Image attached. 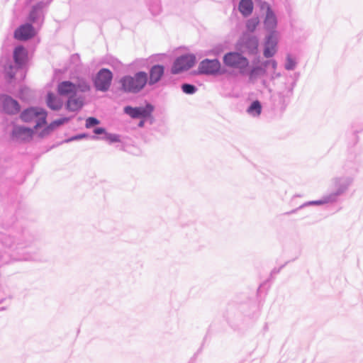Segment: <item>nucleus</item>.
<instances>
[{"instance_id": "nucleus-1", "label": "nucleus", "mask_w": 363, "mask_h": 363, "mask_svg": "<svg viewBox=\"0 0 363 363\" xmlns=\"http://www.w3.org/2000/svg\"><path fill=\"white\" fill-rule=\"evenodd\" d=\"M147 81V74L140 72L135 74L134 77L125 76L123 77L120 83L124 91L137 93L144 88Z\"/></svg>"}, {"instance_id": "nucleus-2", "label": "nucleus", "mask_w": 363, "mask_h": 363, "mask_svg": "<svg viewBox=\"0 0 363 363\" xmlns=\"http://www.w3.org/2000/svg\"><path fill=\"white\" fill-rule=\"evenodd\" d=\"M45 133V120L43 117L40 118L34 127V130L30 128L17 126L13 130V136L17 140H28L33 135H38L40 138H43Z\"/></svg>"}, {"instance_id": "nucleus-3", "label": "nucleus", "mask_w": 363, "mask_h": 363, "mask_svg": "<svg viewBox=\"0 0 363 363\" xmlns=\"http://www.w3.org/2000/svg\"><path fill=\"white\" fill-rule=\"evenodd\" d=\"M90 90V86L83 79H79L76 83L69 81H64L57 86V91L60 95L67 96L77 92H86Z\"/></svg>"}, {"instance_id": "nucleus-4", "label": "nucleus", "mask_w": 363, "mask_h": 363, "mask_svg": "<svg viewBox=\"0 0 363 363\" xmlns=\"http://www.w3.org/2000/svg\"><path fill=\"white\" fill-rule=\"evenodd\" d=\"M223 63L225 66L238 69L241 73H242L248 67L249 61L242 54L236 52H231L224 55Z\"/></svg>"}, {"instance_id": "nucleus-5", "label": "nucleus", "mask_w": 363, "mask_h": 363, "mask_svg": "<svg viewBox=\"0 0 363 363\" xmlns=\"http://www.w3.org/2000/svg\"><path fill=\"white\" fill-rule=\"evenodd\" d=\"M112 77V73L109 69H101L94 81L96 88L100 91H106L111 85Z\"/></svg>"}, {"instance_id": "nucleus-6", "label": "nucleus", "mask_w": 363, "mask_h": 363, "mask_svg": "<svg viewBox=\"0 0 363 363\" xmlns=\"http://www.w3.org/2000/svg\"><path fill=\"white\" fill-rule=\"evenodd\" d=\"M195 63V57L193 55H184L179 57L174 62L172 67V72L173 74H178L183 71H186L194 66Z\"/></svg>"}, {"instance_id": "nucleus-7", "label": "nucleus", "mask_w": 363, "mask_h": 363, "mask_svg": "<svg viewBox=\"0 0 363 363\" xmlns=\"http://www.w3.org/2000/svg\"><path fill=\"white\" fill-rule=\"evenodd\" d=\"M220 69V63L218 60L206 59L201 62L199 70L201 74H216Z\"/></svg>"}, {"instance_id": "nucleus-8", "label": "nucleus", "mask_w": 363, "mask_h": 363, "mask_svg": "<svg viewBox=\"0 0 363 363\" xmlns=\"http://www.w3.org/2000/svg\"><path fill=\"white\" fill-rule=\"evenodd\" d=\"M152 111L153 106L150 104H147L145 107L133 108L131 106H125L124 108V112L133 118L149 117Z\"/></svg>"}, {"instance_id": "nucleus-9", "label": "nucleus", "mask_w": 363, "mask_h": 363, "mask_svg": "<svg viewBox=\"0 0 363 363\" xmlns=\"http://www.w3.org/2000/svg\"><path fill=\"white\" fill-rule=\"evenodd\" d=\"M277 33L274 30L267 37L264 43V56L268 58L274 55L277 52Z\"/></svg>"}, {"instance_id": "nucleus-10", "label": "nucleus", "mask_w": 363, "mask_h": 363, "mask_svg": "<svg viewBox=\"0 0 363 363\" xmlns=\"http://www.w3.org/2000/svg\"><path fill=\"white\" fill-rule=\"evenodd\" d=\"M0 106H1L5 112L11 114L18 113L20 110L18 102L6 95L0 96Z\"/></svg>"}, {"instance_id": "nucleus-11", "label": "nucleus", "mask_w": 363, "mask_h": 363, "mask_svg": "<svg viewBox=\"0 0 363 363\" xmlns=\"http://www.w3.org/2000/svg\"><path fill=\"white\" fill-rule=\"evenodd\" d=\"M35 34V32L33 26L30 24H25L15 30L14 38L19 40H26L33 37Z\"/></svg>"}, {"instance_id": "nucleus-12", "label": "nucleus", "mask_w": 363, "mask_h": 363, "mask_svg": "<svg viewBox=\"0 0 363 363\" xmlns=\"http://www.w3.org/2000/svg\"><path fill=\"white\" fill-rule=\"evenodd\" d=\"M21 117L22 120L26 122L35 121H36V123L38 121H40V118L42 117H43L45 119V117L43 116V112L39 111L38 109L35 108H30L26 109L21 113Z\"/></svg>"}, {"instance_id": "nucleus-13", "label": "nucleus", "mask_w": 363, "mask_h": 363, "mask_svg": "<svg viewBox=\"0 0 363 363\" xmlns=\"http://www.w3.org/2000/svg\"><path fill=\"white\" fill-rule=\"evenodd\" d=\"M13 58L18 67L23 66L28 61V54L22 46L17 47L13 52Z\"/></svg>"}, {"instance_id": "nucleus-14", "label": "nucleus", "mask_w": 363, "mask_h": 363, "mask_svg": "<svg viewBox=\"0 0 363 363\" xmlns=\"http://www.w3.org/2000/svg\"><path fill=\"white\" fill-rule=\"evenodd\" d=\"M164 74V67L162 65L153 66L150 72V84H154L160 81Z\"/></svg>"}, {"instance_id": "nucleus-15", "label": "nucleus", "mask_w": 363, "mask_h": 363, "mask_svg": "<svg viewBox=\"0 0 363 363\" xmlns=\"http://www.w3.org/2000/svg\"><path fill=\"white\" fill-rule=\"evenodd\" d=\"M253 2L252 0H240L238 9L244 16H250L253 11Z\"/></svg>"}, {"instance_id": "nucleus-16", "label": "nucleus", "mask_w": 363, "mask_h": 363, "mask_svg": "<svg viewBox=\"0 0 363 363\" xmlns=\"http://www.w3.org/2000/svg\"><path fill=\"white\" fill-rule=\"evenodd\" d=\"M84 102L81 97H70L67 103V108L69 111H78L83 106Z\"/></svg>"}, {"instance_id": "nucleus-17", "label": "nucleus", "mask_w": 363, "mask_h": 363, "mask_svg": "<svg viewBox=\"0 0 363 363\" xmlns=\"http://www.w3.org/2000/svg\"><path fill=\"white\" fill-rule=\"evenodd\" d=\"M264 27L266 29L274 31V29L276 28L277 22V18L274 13L272 12H269L266 14V18L264 21Z\"/></svg>"}, {"instance_id": "nucleus-18", "label": "nucleus", "mask_w": 363, "mask_h": 363, "mask_svg": "<svg viewBox=\"0 0 363 363\" xmlns=\"http://www.w3.org/2000/svg\"><path fill=\"white\" fill-rule=\"evenodd\" d=\"M47 104L53 110H59L62 106V101L55 95L50 94L47 96Z\"/></svg>"}, {"instance_id": "nucleus-19", "label": "nucleus", "mask_w": 363, "mask_h": 363, "mask_svg": "<svg viewBox=\"0 0 363 363\" xmlns=\"http://www.w3.org/2000/svg\"><path fill=\"white\" fill-rule=\"evenodd\" d=\"M262 112V106L259 101H255L252 103L247 109V113L254 116H258Z\"/></svg>"}, {"instance_id": "nucleus-20", "label": "nucleus", "mask_w": 363, "mask_h": 363, "mask_svg": "<svg viewBox=\"0 0 363 363\" xmlns=\"http://www.w3.org/2000/svg\"><path fill=\"white\" fill-rule=\"evenodd\" d=\"M259 24V19L258 17H254L249 19L246 23V28L249 32H254Z\"/></svg>"}, {"instance_id": "nucleus-21", "label": "nucleus", "mask_w": 363, "mask_h": 363, "mask_svg": "<svg viewBox=\"0 0 363 363\" xmlns=\"http://www.w3.org/2000/svg\"><path fill=\"white\" fill-rule=\"evenodd\" d=\"M67 121H68V118H60L58 120H56L54 122H52V123H50L49 126H47V130H48V129L52 130L55 127L60 126V125H62L63 123H65Z\"/></svg>"}, {"instance_id": "nucleus-22", "label": "nucleus", "mask_w": 363, "mask_h": 363, "mask_svg": "<svg viewBox=\"0 0 363 363\" xmlns=\"http://www.w3.org/2000/svg\"><path fill=\"white\" fill-rule=\"evenodd\" d=\"M182 89L184 93L189 94H194L196 91L195 86L189 84H183Z\"/></svg>"}, {"instance_id": "nucleus-23", "label": "nucleus", "mask_w": 363, "mask_h": 363, "mask_svg": "<svg viewBox=\"0 0 363 363\" xmlns=\"http://www.w3.org/2000/svg\"><path fill=\"white\" fill-rule=\"evenodd\" d=\"M99 121L94 117H89L86 120V128H89L94 125L99 124Z\"/></svg>"}, {"instance_id": "nucleus-24", "label": "nucleus", "mask_w": 363, "mask_h": 363, "mask_svg": "<svg viewBox=\"0 0 363 363\" xmlns=\"http://www.w3.org/2000/svg\"><path fill=\"white\" fill-rule=\"evenodd\" d=\"M104 139H106V140H108L111 143L119 141V138H118V135H114V134L107 133L106 132L105 133Z\"/></svg>"}, {"instance_id": "nucleus-25", "label": "nucleus", "mask_w": 363, "mask_h": 363, "mask_svg": "<svg viewBox=\"0 0 363 363\" xmlns=\"http://www.w3.org/2000/svg\"><path fill=\"white\" fill-rule=\"evenodd\" d=\"M16 70V67H13L11 65H9V70H6V77L9 80H11L15 74V71Z\"/></svg>"}, {"instance_id": "nucleus-26", "label": "nucleus", "mask_w": 363, "mask_h": 363, "mask_svg": "<svg viewBox=\"0 0 363 363\" xmlns=\"http://www.w3.org/2000/svg\"><path fill=\"white\" fill-rule=\"evenodd\" d=\"M264 67H266L267 65H270L273 69V71L274 72L277 69V62L274 60H269V61H267L265 62L264 64H263Z\"/></svg>"}, {"instance_id": "nucleus-27", "label": "nucleus", "mask_w": 363, "mask_h": 363, "mask_svg": "<svg viewBox=\"0 0 363 363\" xmlns=\"http://www.w3.org/2000/svg\"><path fill=\"white\" fill-rule=\"evenodd\" d=\"M329 201H330L329 199H323V200L311 201L310 204H313V205H323V204L328 203Z\"/></svg>"}, {"instance_id": "nucleus-28", "label": "nucleus", "mask_w": 363, "mask_h": 363, "mask_svg": "<svg viewBox=\"0 0 363 363\" xmlns=\"http://www.w3.org/2000/svg\"><path fill=\"white\" fill-rule=\"evenodd\" d=\"M261 9L262 10H266L267 13H268L269 12H272V10L270 6L266 2H263L261 4Z\"/></svg>"}, {"instance_id": "nucleus-29", "label": "nucleus", "mask_w": 363, "mask_h": 363, "mask_svg": "<svg viewBox=\"0 0 363 363\" xmlns=\"http://www.w3.org/2000/svg\"><path fill=\"white\" fill-rule=\"evenodd\" d=\"M250 42L252 43V46L254 47L255 50H257L258 48V40L256 38H252L250 40Z\"/></svg>"}, {"instance_id": "nucleus-30", "label": "nucleus", "mask_w": 363, "mask_h": 363, "mask_svg": "<svg viewBox=\"0 0 363 363\" xmlns=\"http://www.w3.org/2000/svg\"><path fill=\"white\" fill-rule=\"evenodd\" d=\"M94 133L96 135L105 134L106 130L104 128H96L94 130Z\"/></svg>"}, {"instance_id": "nucleus-31", "label": "nucleus", "mask_w": 363, "mask_h": 363, "mask_svg": "<svg viewBox=\"0 0 363 363\" xmlns=\"http://www.w3.org/2000/svg\"><path fill=\"white\" fill-rule=\"evenodd\" d=\"M294 67V63L291 60H289V62L287 63V65H286V68L287 69H291Z\"/></svg>"}, {"instance_id": "nucleus-32", "label": "nucleus", "mask_w": 363, "mask_h": 363, "mask_svg": "<svg viewBox=\"0 0 363 363\" xmlns=\"http://www.w3.org/2000/svg\"><path fill=\"white\" fill-rule=\"evenodd\" d=\"M85 136L86 135L84 134L78 135L77 136H74L73 138H72V140L82 139V138H84Z\"/></svg>"}, {"instance_id": "nucleus-33", "label": "nucleus", "mask_w": 363, "mask_h": 363, "mask_svg": "<svg viewBox=\"0 0 363 363\" xmlns=\"http://www.w3.org/2000/svg\"><path fill=\"white\" fill-rule=\"evenodd\" d=\"M36 9H34L33 11L31 12L30 18L34 19L33 13L35 12Z\"/></svg>"}, {"instance_id": "nucleus-34", "label": "nucleus", "mask_w": 363, "mask_h": 363, "mask_svg": "<svg viewBox=\"0 0 363 363\" xmlns=\"http://www.w3.org/2000/svg\"><path fill=\"white\" fill-rule=\"evenodd\" d=\"M144 125V122L143 121H141L140 123H139V126L140 127H143Z\"/></svg>"}]
</instances>
